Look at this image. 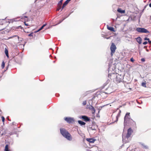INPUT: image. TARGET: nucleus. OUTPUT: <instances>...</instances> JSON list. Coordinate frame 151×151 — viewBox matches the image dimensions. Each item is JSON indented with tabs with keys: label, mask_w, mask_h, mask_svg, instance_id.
<instances>
[{
	"label": "nucleus",
	"mask_w": 151,
	"mask_h": 151,
	"mask_svg": "<svg viewBox=\"0 0 151 151\" xmlns=\"http://www.w3.org/2000/svg\"><path fill=\"white\" fill-rule=\"evenodd\" d=\"M133 131L131 128L128 130L127 133L126 135H124V133L122 134V140L123 142L126 143L129 142L130 140V136Z\"/></svg>",
	"instance_id": "f257e3e1"
},
{
	"label": "nucleus",
	"mask_w": 151,
	"mask_h": 151,
	"mask_svg": "<svg viewBox=\"0 0 151 151\" xmlns=\"http://www.w3.org/2000/svg\"><path fill=\"white\" fill-rule=\"evenodd\" d=\"M60 132L61 134L66 138L68 140L70 141L72 139V137L70 134L65 129L63 128L60 129Z\"/></svg>",
	"instance_id": "f03ea898"
},
{
	"label": "nucleus",
	"mask_w": 151,
	"mask_h": 151,
	"mask_svg": "<svg viewBox=\"0 0 151 151\" xmlns=\"http://www.w3.org/2000/svg\"><path fill=\"white\" fill-rule=\"evenodd\" d=\"M136 30L137 31L140 33H149V32L146 29L142 28H137Z\"/></svg>",
	"instance_id": "7ed1b4c3"
},
{
	"label": "nucleus",
	"mask_w": 151,
	"mask_h": 151,
	"mask_svg": "<svg viewBox=\"0 0 151 151\" xmlns=\"http://www.w3.org/2000/svg\"><path fill=\"white\" fill-rule=\"evenodd\" d=\"M116 48V47L114 44L112 43L110 48L111 50V56H112L113 54L115 52Z\"/></svg>",
	"instance_id": "20e7f679"
},
{
	"label": "nucleus",
	"mask_w": 151,
	"mask_h": 151,
	"mask_svg": "<svg viewBox=\"0 0 151 151\" xmlns=\"http://www.w3.org/2000/svg\"><path fill=\"white\" fill-rule=\"evenodd\" d=\"M123 79V76L117 74L116 75V78L115 81L117 83H119L122 81Z\"/></svg>",
	"instance_id": "39448f33"
},
{
	"label": "nucleus",
	"mask_w": 151,
	"mask_h": 151,
	"mask_svg": "<svg viewBox=\"0 0 151 151\" xmlns=\"http://www.w3.org/2000/svg\"><path fill=\"white\" fill-rule=\"evenodd\" d=\"M65 120L67 122L69 123H72L74 122V119L73 118L66 117L65 118Z\"/></svg>",
	"instance_id": "423d86ee"
},
{
	"label": "nucleus",
	"mask_w": 151,
	"mask_h": 151,
	"mask_svg": "<svg viewBox=\"0 0 151 151\" xmlns=\"http://www.w3.org/2000/svg\"><path fill=\"white\" fill-rule=\"evenodd\" d=\"M129 113H127L124 118V124H125L127 123V121L129 120L130 119V115Z\"/></svg>",
	"instance_id": "0eeeda50"
},
{
	"label": "nucleus",
	"mask_w": 151,
	"mask_h": 151,
	"mask_svg": "<svg viewBox=\"0 0 151 151\" xmlns=\"http://www.w3.org/2000/svg\"><path fill=\"white\" fill-rule=\"evenodd\" d=\"M80 118H82L86 122L89 121L90 120V119L85 116H82L80 117Z\"/></svg>",
	"instance_id": "6e6552de"
},
{
	"label": "nucleus",
	"mask_w": 151,
	"mask_h": 151,
	"mask_svg": "<svg viewBox=\"0 0 151 151\" xmlns=\"http://www.w3.org/2000/svg\"><path fill=\"white\" fill-rule=\"evenodd\" d=\"M121 111H119V112L118 114H117V115L114 118V119H113V121H114V122L113 123L117 122L118 120V117L120 116V113Z\"/></svg>",
	"instance_id": "1a4fd4ad"
},
{
	"label": "nucleus",
	"mask_w": 151,
	"mask_h": 151,
	"mask_svg": "<svg viewBox=\"0 0 151 151\" xmlns=\"http://www.w3.org/2000/svg\"><path fill=\"white\" fill-rule=\"evenodd\" d=\"M86 140L90 143H93L95 141V140L92 138H87Z\"/></svg>",
	"instance_id": "9d476101"
},
{
	"label": "nucleus",
	"mask_w": 151,
	"mask_h": 151,
	"mask_svg": "<svg viewBox=\"0 0 151 151\" xmlns=\"http://www.w3.org/2000/svg\"><path fill=\"white\" fill-rule=\"evenodd\" d=\"M136 40L137 42L139 44H141L142 43V39L141 38L139 37L136 38Z\"/></svg>",
	"instance_id": "9b49d317"
},
{
	"label": "nucleus",
	"mask_w": 151,
	"mask_h": 151,
	"mask_svg": "<svg viewBox=\"0 0 151 151\" xmlns=\"http://www.w3.org/2000/svg\"><path fill=\"white\" fill-rule=\"evenodd\" d=\"M107 28L108 30H110L111 31L114 32L115 31L114 28L112 27H109L108 25H107Z\"/></svg>",
	"instance_id": "f8f14e48"
},
{
	"label": "nucleus",
	"mask_w": 151,
	"mask_h": 151,
	"mask_svg": "<svg viewBox=\"0 0 151 151\" xmlns=\"http://www.w3.org/2000/svg\"><path fill=\"white\" fill-rule=\"evenodd\" d=\"M117 11L119 13H124L125 12V11L124 10H122L121 9L119 8Z\"/></svg>",
	"instance_id": "ddd939ff"
},
{
	"label": "nucleus",
	"mask_w": 151,
	"mask_h": 151,
	"mask_svg": "<svg viewBox=\"0 0 151 151\" xmlns=\"http://www.w3.org/2000/svg\"><path fill=\"white\" fill-rule=\"evenodd\" d=\"M5 53L6 55V56L8 58H9V56L8 51L7 49L6 48H5Z\"/></svg>",
	"instance_id": "4468645a"
},
{
	"label": "nucleus",
	"mask_w": 151,
	"mask_h": 151,
	"mask_svg": "<svg viewBox=\"0 0 151 151\" xmlns=\"http://www.w3.org/2000/svg\"><path fill=\"white\" fill-rule=\"evenodd\" d=\"M78 123L80 124L81 125V126L85 125L86 124L85 122H84L83 121H80V120H78Z\"/></svg>",
	"instance_id": "2eb2a0df"
},
{
	"label": "nucleus",
	"mask_w": 151,
	"mask_h": 151,
	"mask_svg": "<svg viewBox=\"0 0 151 151\" xmlns=\"http://www.w3.org/2000/svg\"><path fill=\"white\" fill-rule=\"evenodd\" d=\"M4 151H9V146L8 145H6L5 146Z\"/></svg>",
	"instance_id": "dca6fc26"
},
{
	"label": "nucleus",
	"mask_w": 151,
	"mask_h": 151,
	"mask_svg": "<svg viewBox=\"0 0 151 151\" xmlns=\"http://www.w3.org/2000/svg\"><path fill=\"white\" fill-rule=\"evenodd\" d=\"M5 63L4 61L2 62L1 67L2 69H3L5 66Z\"/></svg>",
	"instance_id": "f3484780"
},
{
	"label": "nucleus",
	"mask_w": 151,
	"mask_h": 151,
	"mask_svg": "<svg viewBox=\"0 0 151 151\" xmlns=\"http://www.w3.org/2000/svg\"><path fill=\"white\" fill-rule=\"evenodd\" d=\"M33 34L34 33L33 32H32L28 35V36L30 37H31L30 39H32L33 38Z\"/></svg>",
	"instance_id": "a211bd4d"
},
{
	"label": "nucleus",
	"mask_w": 151,
	"mask_h": 151,
	"mask_svg": "<svg viewBox=\"0 0 151 151\" xmlns=\"http://www.w3.org/2000/svg\"><path fill=\"white\" fill-rule=\"evenodd\" d=\"M45 25V24H43L40 28L38 29V32L41 30Z\"/></svg>",
	"instance_id": "6ab92c4d"
},
{
	"label": "nucleus",
	"mask_w": 151,
	"mask_h": 151,
	"mask_svg": "<svg viewBox=\"0 0 151 151\" xmlns=\"http://www.w3.org/2000/svg\"><path fill=\"white\" fill-rule=\"evenodd\" d=\"M18 37V38L19 39V37L17 35H14V36H12L11 37H9L8 38H9V39H11V38H13L14 37Z\"/></svg>",
	"instance_id": "aec40b11"
},
{
	"label": "nucleus",
	"mask_w": 151,
	"mask_h": 151,
	"mask_svg": "<svg viewBox=\"0 0 151 151\" xmlns=\"http://www.w3.org/2000/svg\"><path fill=\"white\" fill-rule=\"evenodd\" d=\"M63 0H60V1L59 2L58 4L59 5H61L62 3V2Z\"/></svg>",
	"instance_id": "412c9836"
},
{
	"label": "nucleus",
	"mask_w": 151,
	"mask_h": 151,
	"mask_svg": "<svg viewBox=\"0 0 151 151\" xmlns=\"http://www.w3.org/2000/svg\"><path fill=\"white\" fill-rule=\"evenodd\" d=\"M142 86H143L144 87H146V83H144V82L142 83Z\"/></svg>",
	"instance_id": "4be33fe9"
},
{
	"label": "nucleus",
	"mask_w": 151,
	"mask_h": 151,
	"mask_svg": "<svg viewBox=\"0 0 151 151\" xmlns=\"http://www.w3.org/2000/svg\"><path fill=\"white\" fill-rule=\"evenodd\" d=\"M1 119H2V120L3 122L4 123V122L5 121V119L4 117L3 116H2L1 117Z\"/></svg>",
	"instance_id": "5701e85b"
},
{
	"label": "nucleus",
	"mask_w": 151,
	"mask_h": 151,
	"mask_svg": "<svg viewBox=\"0 0 151 151\" xmlns=\"http://www.w3.org/2000/svg\"><path fill=\"white\" fill-rule=\"evenodd\" d=\"M68 3L69 2L66 0L63 4L66 6Z\"/></svg>",
	"instance_id": "b1692460"
},
{
	"label": "nucleus",
	"mask_w": 151,
	"mask_h": 151,
	"mask_svg": "<svg viewBox=\"0 0 151 151\" xmlns=\"http://www.w3.org/2000/svg\"><path fill=\"white\" fill-rule=\"evenodd\" d=\"M86 101H83V102L82 104L83 105H85L86 104Z\"/></svg>",
	"instance_id": "393cba45"
},
{
	"label": "nucleus",
	"mask_w": 151,
	"mask_h": 151,
	"mask_svg": "<svg viewBox=\"0 0 151 151\" xmlns=\"http://www.w3.org/2000/svg\"><path fill=\"white\" fill-rule=\"evenodd\" d=\"M144 40H145L149 41V39L147 37H145L144 38Z\"/></svg>",
	"instance_id": "a878e982"
},
{
	"label": "nucleus",
	"mask_w": 151,
	"mask_h": 151,
	"mask_svg": "<svg viewBox=\"0 0 151 151\" xmlns=\"http://www.w3.org/2000/svg\"><path fill=\"white\" fill-rule=\"evenodd\" d=\"M66 6L64 4H63V6H62V9L61 10H62V9L65 7Z\"/></svg>",
	"instance_id": "bb28decb"
},
{
	"label": "nucleus",
	"mask_w": 151,
	"mask_h": 151,
	"mask_svg": "<svg viewBox=\"0 0 151 151\" xmlns=\"http://www.w3.org/2000/svg\"><path fill=\"white\" fill-rule=\"evenodd\" d=\"M24 23L25 25H26V26H28L29 25L28 24V23H27L26 22H24Z\"/></svg>",
	"instance_id": "cd10ccee"
},
{
	"label": "nucleus",
	"mask_w": 151,
	"mask_h": 151,
	"mask_svg": "<svg viewBox=\"0 0 151 151\" xmlns=\"http://www.w3.org/2000/svg\"><path fill=\"white\" fill-rule=\"evenodd\" d=\"M147 41H145L144 42H143V44L144 45H146L147 44Z\"/></svg>",
	"instance_id": "c85d7f7f"
},
{
	"label": "nucleus",
	"mask_w": 151,
	"mask_h": 151,
	"mask_svg": "<svg viewBox=\"0 0 151 151\" xmlns=\"http://www.w3.org/2000/svg\"><path fill=\"white\" fill-rule=\"evenodd\" d=\"M141 60L143 62H144L145 61V59L144 58H142L141 59Z\"/></svg>",
	"instance_id": "c756f323"
},
{
	"label": "nucleus",
	"mask_w": 151,
	"mask_h": 151,
	"mask_svg": "<svg viewBox=\"0 0 151 151\" xmlns=\"http://www.w3.org/2000/svg\"><path fill=\"white\" fill-rule=\"evenodd\" d=\"M142 145L143 146V147H144V148H147V147H146V146H145L143 144H142Z\"/></svg>",
	"instance_id": "7c9ffc66"
},
{
	"label": "nucleus",
	"mask_w": 151,
	"mask_h": 151,
	"mask_svg": "<svg viewBox=\"0 0 151 151\" xmlns=\"http://www.w3.org/2000/svg\"><path fill=\"white\" fill-rule=\"evenodd\" d=\"M131 61L132 62H133L134 61V60L132 58H131L130 59Z\"/></svg>",
	"instance_id": "2f4dec72"
},
{
	"label": "nucleus",
	"mask_w": 151,
	"mask_h": 151,
	"mask_svg": "<svg viewBox=\"0 0 151 151\" xmlns=\"http://www.w3.org/2000/svg\"><path fill=\"white\" fill-rule=\"evenodd\" d=\"M148 41V42H149V43L150 44L151 43V41H150L149 40Z\"/></svg>",
	"instance_id": "473e14b6"
},
{
	"label": "nucleus",
	"mask_w": 151,
	"mask_h": 151,
	"mask_svg": "<svg viewBox=\"0 0 151 151\" xmlns=\"http://www.w3.org/2000/svg\"><path fill=\"white\" fill-rule=\"evenodd\" d=\"M149 6L151 7V3L149 4Z\"/></svg>",
	"instance_id": "72a5a7b5"
},
{
	"label": "nucleus",
	"mask_w": 151,
	"mask_h": 151,
	"mask_svg": "<svg viewBox=\"0 0 151 151\" xmlns=\"http://www.w3.org/2000/svg\"><path fill=\"white\" fill-rule=\"evenodd\" d=\"M24 17L25 18H27V16H25Z\"/></svg>",
	"instance_id": "f704fd0d"
},
{
	"label": "nucleus",
	"mask_w": 151,
	"mask_h": 151,
	"mask_svg": "<svg viewBox=\"0 0 151 151\" xmlns=\"http://www.w3.org/2000/svg\"><path fill=\"white\" fill-rule=\"evenodd\" d=\"M67 0L69 2L71 0Z\"/></svg>",
	"instance_id": "c9c22d12"
},
{
	"label": "nucleus",
	"mask_w": 151,
	"mask_h": 151,
	"mask_svg": "<svg viewBox=\"0 0 151 151\" xmlns=\"http://www.w3.org/2000/svg\"><path fill=\"white\" fill-rule=\"evenodd\" d=\"M92 130H96V129H92Z\"/></svg>",
	"instance_id": "e433bc0d"
},
{
	"label": "nucleus",
	"mask_w": 151,
	"mask_h": 151,
	"mask_svg": "<svg viewBox=\"0 0 151 151\" xmlns=\"http://www.w3.org/2000/svg\"><path fill=\"white\" fill-rule=\"evenodd\" d=\"M147 51H148V50H147Z\"/></svg>",
	"instance_id": "4c0bfd02"
},
{
	"label": "nucleus",
	"mask_w": 151,
	"mask_h": 151,
	"mask_svg": "<svg viewBox=\"0 0 151 151\" xmlns=\"http://www.w3.org/2000/svg\"><path fill=\"white\" fill-rule=\"evenodd\" d=\"M38 32V31H36V32Z\"/></svg>",
	"instance_id": "58836bf2"
},
{
	"label": "nucleus",
	"mask_w": 151,
	"mask_h": 151,
	"mask_svg": "<svg viewBox=\"0 0 151 151\" xmlns=\"http://www.w3.org/2000/svg\"><path fill=\"white\" fill-rule=\"evenodd\" d=\"M37 1V0H36L35 1V2H36V1Z\"/></svg>",
	"instance_id": "ea45409f"
}]
</instances>
